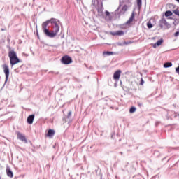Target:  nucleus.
<instances>
[{
    "mask_svg": "<svg viewBox=\"0 0 179 179\" xmlns=\"http://www.w3.org/2000/svg\"><path fill=\"white\" fill-rule=\"evenodd\" d=\"M122 10L123 12H127V10H128V6L124 5V6L122 7Z\"/></svg>",
    "mask_w": 179,
    "mask_h": 179,
    "instance_id": "nucleus-21",
    "label": "nucleus"
},
{
    "mask_svg": "<svg viewBox=\"0 0 179 179\" xmlns=\"http://www.w3.org/2000/svg\"><path fill=\"white\" fill-rule=\"evenodd\" d=\"M8 57L10 58V64L12 66L20 62V61L19 60V58L17 57V55H16V52H15V50H10L8 52Z\"/></svg>",
    "mask_w": 179,
    "mask_h": 179,
    "instance_id": "nucleus-1",
    "label": "nucleus"
},
{
    "mask_svg": "<svg viewBox=\"0 0 179 179\" xmlns=\"http://www.w3.org/2000/svg\"><path fill=\"white\" fill-rule=\"evenodd\" d=\"M137 104H138V107H142V106H143L142 103H141V102H138Z\"/></svg>",
    "mask_w": 179,
    "mask_h": 179,
    "instance_id": "nucleus-25",
    "label": "nucleus"
},
{
    "mask_svg": "<svg viewBox=\"0 0 179 179\" xmlns=\"http://www.w3.org/2000/svg\"><path fill=\"white\" fill-rule=\"evenodd\" d=\"M175 37H178L179 36V31H177L174 34Z\"/></svg>",
    "mask_w": 179,
    "mask_h": 179,
    "instance_id": "nucleus-24",
    "label": "nucleus"
},
{
    "mask_svg": "<svg viewBox=\"0 0 179 179\" xmlns=\"http://www.w3.org/2000/svg\"><path fill=\"white\" fill-rule=\"evenodd\" d=\"M6 174L8 177H10V178H13V172H12V170H10V168L9 167L6 168Z\"/></svg>",
    "mask_w": 179,
    "mask_h": 179,
    "instance_id": "nucleus-10",
    "label": "nucleus"
},
{
    "mask_svg": "<svg viewBox=\"0 0 179 179\" xmlns=\"http://www.w3.org/2000/svg\"><path fill=\"white\" fill-rule=\"evenodd\" d=\"M54 135H55V131H54V129H50L48 131V133L46 134H45V136L47 138H52L54 136Z\"/></svg>",
    "mask_w": 179,
    "mask_h": 179,
    "instance_id": "nucleus-9",
    "label": "nucleus"
},
{
    "mask_svg": "<svg viewBox=\"0 0 179 179\" xmlns=\"http://www.w3.org/2000/svg\"><path fill=\"white\" fill-rule=\"evenodd\" d=\"M17 138H18V139H20L21 141H23V135L22 134H20V133H17Z\"/></svg>",
    "mask_w": 179,
    "mask_h": 179,
    "instance_id": "nucleus-19",
    "label": "nucleus"
},
{
    "mask_svg": "<svg viewBox=\"0 0 179 179\" xmlns=\"http://www.w3.org/2000/svg\"><path fill=\"white\" fill-rule=\"evenodd\" d=\"M143 83H145V82L143 81V79L141 78V82L140 85H143Z\"/></svg>",
    "mask_w": 179,
    "mask_h": 179,
    "instance_id": "nucleus-27",
    "label": "nucleus"
},
{
    "mask_svg": "<svg viewBox=\"0 0 179 179\" xmlns=\"http://www.w3.org/2000/svg\"><path fill=\"white\" fill-rule=\"evenodd\" d=\"M176 1L179 3V0H176Z\"/></svg>",
    "mask_w": 179,
    "mask_h": 179,
    "instance_id": "nucleus-29",
    "label": "nucleus"
},
{
    "mask_svg": "<svg viewBox=\"0 0 179 179\" xmlns=\"http://www.w3.org/2000/svg\"><path fill=\"white\" fill-rule=\"evenodd\" d=\"M50 23V20H48L42 24V29L43 31L44 34H45L47 37H48V36H51V34H50V30L47 29V27H48V24Z\"/></svg>",
    "mask_w": 179,
    "mask_h": 179,
    "instance_id": "nucleus-2",
    "label": "nucleus"
},
{
    "mask_svg": "<svg viewBox=\"0 0 179 179\" xmlns=\"http://www.w3.org/2000/svg\"><path fill=\"white\" fill-rule=\"evenodd\" d=\"M23 141L25 142V143H27V141L26 140V138L23 137Z\"/></svg>",
    "mask_w": 179,
    "mask_h": 179,
    "instance_id": "nucleus-28",
    "label": "nucleus"
},
{
    "mask_svg": "<svg viewBox=\"0 0 179 179\" xmlns=\"http://www.w3.org/2000/svg\"><path fill=\"white\" fill-rule=\"evenodd\" d=\"M110 34L112 36H124V31H117L115 32H111Z\"/></svg>",
    "mask_w": 179,
    "mask_h": 179,
    "instance_id": "nucleus-11",
    "label": "nucleus"
},
{
    "mask_svg": "<svg viewBox=\"0 0 179 179\" xmlns=\"http://www.w3.org/2000/svg\"><path fill=\"white\" fill-rule=\"evenodd\" d=\"M33 121H34V115H31L27 117V122L29 124H33Z\"/></svg>",
    "mask_w": 179,
    "mask_h": 179,
    "instance_id": "nucleus-12",
    "label": "nucleus"
},
{
    "mask_svg": "<svg viewBox=\"0 0 179 179\" xmlns=\"http://www.w3.org/2000/svg\"><path fill=\"white\" fill-rule=\"evenodd\" d=\"M106 16H110V12L106 11Z\"/></svg>",
    "mask_w": 179,
    "mask_h": 179,
    "instance_id": "nucleus-26",
    "label": "nucleus"
},
{
    "mask_svg": "<svg viewBox=\"0 0 179 179\" xmlns=\"http://www.w3.org/2000/svg\"><path fill=\"white\" fill-rule=\"evenodd\" d=\"M165 16H166V17L173 16V13L170 10H168V11L165 12Z\"/></svg>",
    "mask_w": 179,
    "mask_h": 179,
    "instance_id": "nucleus-16",
    "label": "nucleus"
},
{
    "mask_svg": "<svg viewBox=\"0 0 179 179\" xmlns=\"http://www.w3.org/2000/svg\"><path fill=\"white\" fill-rule=\"evenodd\" d=\"M173 13L175 15H176L177 16H179V10H178V9H176L175 10H173Z\"/></svg>",
    "mask_w": 179,
    "mask_h": 179,
    "instance_id": "nucleus-23",
    "label": "nucleus"
},
{
    "mask_svg": "<svg viewBox=\"0 0 179 179\" xmlns=\"http://www.w3.org/2000/svg\"><path fill=\"white\" fill-rule=\"evenodd\" d=\"M61 62L64 65H69V64H72V58L68 55L63 56Z\"/></svg>",
    "mask_w": 179,
    "mask_h": 179,
    "instance_id": "nucleus-3",
    "label": "nucleus"
},
{
    "mask_svg": "<svg viewBox=\"0 0 179 179\" xmlns=\"http://www.w3.org/2000/svg\"><path fill=\"white\" fill-rule=\"evenodd\" d=\"M3 69L6 75V80H8V79H9V67L8 66V65L3 64Z\"/></svg>",
    "mask_w": 179,
    "mask_h": 179,
    "instance_id": "nucleus-7",
    "label": "nucleus"
},
{
    "mask_svg": "<svg viewBox=\"0 0 179 179\" xmlns=\"http://www.w3.org/2000/svg\"><path fill=\"white\" fill-rule=\"evenodd\" d=\"M147 27L148 29H152L153 27V24H152V22L150 21L148 22Z\"/></svg>",
    "mask_w": 179,
    "mask_h": 179,
    "instance_id": "nucleus-20",
    "label": "nucleus"
},
{
    "mask_svg": "<svg viewBox=\"0 0 179 179\" xmlns=\"http://www.w3.org/2000/svg\"><path fill=\"white\" fill-rule=\"evenodd\" d=\"M171 66H173V63L171 62H166L164 64V68H170Z\"/></svg>",
    "mask_w": 179,
    "mask_h": 179,
    "instance_id": "nucleus-15",
    "label": "nucleus"
},
{
    "mask_svg": "<svg viewBox=\"0 0 179 179\" xmlns=\"http://www.w3.org/2000/svg\"><path fill=\"white\" fill-rule=\"evenodd\" d=\"M53 29L52 31H50V34L51 35H48V37H50V38H52L54 37H55V36H57V34H58V32L59 31V26H57V27H52Z\"/></svg>",
    "mask_w": 179,
    "mask_h": 179,
    "instance_id": "nucleus-4",
    "label": "nucleus"
},
{
    "mask_svg": "<svg viewBox=\"0 0 179 179\" xmlns=\"http://www.w3.org/2000/svg\"><path fill=\"white\" fill-rule=\"evenodd\" d=\"M0 179H1V176H0Z\"/></svg>",
    "mask_w": 179,
    "mask_h": 179,
    "instance_id": "nucleus-30",
    "label": "nucleus"
},
{
    "mask_svg": "<svg viewBox=\"0 0 179 179\" xmlns=\"http://www.w3.org/2000/svg\"><path fill=\"white\" fill-rule=\"evenodd\" d=\"M114 52H103V55H113Z\"/></svg>",
    "mask_w": 179,
    "mask_h": 179,
    "instance_id": "nucleus-18",
    "label": "nucleus"
},
{
    "mask_svg": "<svg viewBox=\"0 0 179 179\" xmlns=\"http://www.w3.org/2000/svg\"><path fill=\"white\" fill-rule=\"evenodd\" d=\"M50 22L52 24V27H57V26H59V20L55 18H51Z\"/></svg>",
    "mask_w": 179,
    "mask_h": 179,
    "instance_id": "nucleus-8",
    "label": "nucleus"
},
{
    "mask_svg": "<svg viewBox=\"0 0 179 179\" xmlns=\"http://www.w3.org/2000/svg\"><path fill=\"white\" fill-rule=\"evenodd\" d=\"M134 19H135V14L133 13L129 20L127 22V24H130V23H132V22H134Z\"/></svg>",
    "mask_w": 179,
    "mask_h": 179,
    "instance_id": "nucleus-14",
    "label": "nucleus"
},
{
    "mask_svg": "<svg viewBox=\"0 0 179 179\" xmlns=\"http://www.w3.org/2000/svg\"><path fill=\"white\" fill-rule=\"evenodd\" d=\"M163 39H160L159 41H157V42L155 44H153L152 47L154 48H156V47H159V45H162L163 44Z\"/></svg>",
    "mask_w": 179,
    "mask_h": 179,
    "instance_id": "nucleus-13",
    "label": "nucleus"
},
{
    "mask_svg": "<svg viewBox=\"0 0 179 179\" xmlns=\"http://www.w3.org/2000/svg\"><path fill=\"white\" fill-rule=\"evenodd\" d=\"M135 111H136V108H135V106H132V107L129 109V113H130V114H134V113H135Z\"/></svg>",
    "mask_w": 179,
    "mask_h": 179,
    "instance_id": "nucleus-17",
    "label": "nucleus"
},
{
    "mask_svg": "<svg viewBox=\"0 0 179 179\" xmlns=\"http://www.w3.org/2000/svg\"><path fill=\"white\" fill-rule=\"evenodd\" d=\"M159 27H161V29H163V27H166V29H169L170 24H169V22H167L166 19L162 18L159 20Z\"/></svg>",
    "mask_w": 179,
    "mask_h": 179,
    "instance_id": "nucleus-5",
    "label": "nucleus"
},
{
    "mask_svg": "<svg viewBox=\"0 0 179 179\" xmlns=\"http://www.w3.org/2000/svg\"><path fill=\"white\" fill-rule=\"evenodd\" d=\"M122 73V71H121V70H117L116 71H115V73H113L114 80H116V81L120 80V78H121Z\"/></svg>",
    "mask_w": 179,
    "mask_h": 179,
    "instance_id": "nucleus-6",
    "label": "nucleus"
},
{
    "mask_svg": "<svg viewBox=\"0 0 179 179\" xmlns=\"http://www.w3.org/2000/svg\"><path fill=\"white\" fill-rule=\"evenodd\" d=\"M137 6H138V8L142 6V0H137Z\"/></svg>",
    "mask_w": 179,
    "mask_h": 179,
    "instance_id": "nucleus-22",
    "label": "nucleus"
}]
</instances>
